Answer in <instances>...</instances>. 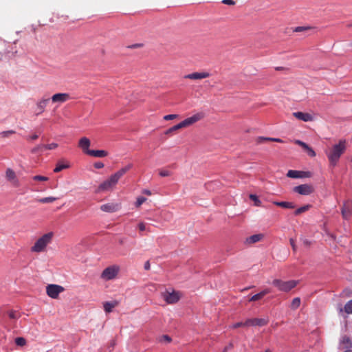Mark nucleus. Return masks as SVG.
Returning <instances> with one entry per match:
<instances>
[{
	"mask_svg": "<svg viewBox=\"0 0 352 352\" xmlns=\"http://www.w3.org/2000/svg\"><path fill=\"white\" fill-rule=\"evenodd\" d=\"M42 148H44L43 144L38 145L36 147H35L34 148H33L32 152L36 153V152L39 151L40 150H41Z\"/></svg>",
	"mask_w": 352,
	"mask_h": 352,
	"instance_id": "52",
	"label": "nucleus"
},
{
	"mask_svg": "<svg viewBox=\"0 0 352 352\" xmlns=\"http://www.w3.org/2000/svg\"><path fill=\"white\" fill-rule=\"evenodd\" d=\"M120 178L119 175L116 172L98 186L96 192L100 193L113 190Z\"/></svg>",
	"mask_w": 352,
	"mask_h": 352,
	"instance_id": "3",
	"label": "nucleus"
},
{
	"mask_svg": "<svg viewBox=\"0 0 352 352\" xmlns=\"http://www.w3.org/2000/svg\"><path fill=\"white\" fill-rule=\"evenodd\" d=\"M351 45L352 46V43H351Z\"/></svg>",
	"mask_w": 352,
	"mask_h": 352,
	"instance_id": "61",
	"label": "nucleus"
},
{
	"mask_svg": "<svg viewBox=\"0 0 352 352\" xmlns=\"http://www.w3.org/2000/svg\"><path fill=\"white\" fill-rule=\"evenodd\" d=\"M265 352H270V351H265Z\"/></svg>",
	"mask_w": 352,
	"mask_h": 352,
	"instance_id": "62",
	"label": "nucleus"
},
{
	"mask_svg": "<svg viewBox=\"0 0 352 352\" xmlns=\"http://www.w3.org/2000/svg\"><path fill=\"white\" fill-rule=\"evenodd\" d=\"M344 352H352V351L351 350H347V351H346Z\"/></svg>",
	"mask_w": 352,
	"mask_h": 352,
	"instance_id": "60",
	"label": "nucleus"
},
{
	"mask_svg": "<svg viewBox=\"0 0 352 352\" xmlns=\"http://www.w3.org/2000/svg\"><path fill=\"white\" fill-rule=\"evenodd\" d=\"M38 138V135L34 134V135H32L30 136L29 139L31 140H35Z\"/></svg>",
	"mask_w": 352,
	"mask_h": 352,
	"instance_id": "57",
	"label": "nucleus"
},
{
	"mask_svg": "<svg viewBox=\"0 0 352 352\" xmlns=\"http://www.w3.org/2000/svg\"><path fill=\"white\" fill-rule=\"evenodd\" d=\"M287 176L290 178H302L307 177V173L303 171L289 170L287 173Z\"/></svg>",
	"mask_w": 352,
	"mask_h": 352,
	"instance_id": "19",
	"label": "nucleus"
},
{
	"mask_svg": "<svg viewBox=\"0 0 352 352\" xmlns=\"http://www.w3.org/2000/svg\"><path fill=\"white\" fill-rule=\"evenodd\" d=\"M264 237L263 234H253L245 239V243L253 244L261 241Z\"/></svg>",
	"mask_w": 352,
	"mask_h": 352,
	"instance_id": "20",
	"label": "nucleus"
},
{
	"mask_svg": "<svg viewBox=\"0 0 352 352\" xmlns=\"http://www.w3.org/2000/svg\"><path fill=\"white\" fill-rule=\"evenodd\" d=\"M346 150L345 140H340L338 144H334L331 148L326 151V154L331 165L336 166L340 156Z\"/></svg>",
	"mask_w": 352,
	"mask_h": 352,
	"instance_id": "1",
	"label": "nucleus"
},
{
	"mask_svg": "<svg viewBox=\"0 0 352 352\" xmlns=\"http://www.w3.org/2000/svg\"><path fill=\"white\" fill-rule=\"evenodd\" d=\"M222 3L227 5H234V2L233 0H223Z\"/></svg>",
	"mask_w": 352,
	"mask_h": 352,
	"instance_id": "53",
	"label": "nucleus"
},
{
	"mask_svg": "<svg viewBox=\"0 0 352 352\" xmlns=\"http://www.w3.org/2000/svg\"><path fill=\"white\" fill-rule=\"evenodd\" d=\"M342 214L344 219L349 218L351 215V208L349 207V203H346L344 204V206L342 209Z\"/></svg>",
	"mask_w": 352,
	"mask_h": 352,
	"instance_id": "25",
	"label": "nucleus"
},
{
	"mask_svg": "<svg viewBox=\"0 0 352 352\" xmlns=\"http://www.w3.org/2000/svg\"><path fill=\"white\" fill-rule=\"evenodd\" d=\"M295 142H296V144L301 146L304 149L305 148H308V145L306 143H305V142H302L300 140H296Z\"/></svg>",
	"mask_w": 352,
	"mask_h": 352,
	"instance_id": "48",
	"label": "nucleus"
},
{
	"mask_svg": "<svg viewBox=\"0 0 352 352\" xmlns=\"http://www.w3.org/2000/svg\"><path fill=\"white\" fill-rule=\"evenodd\" d=\"M94 167L97 169H100L104 167V164L100 162H96L94 164Z\"/></svg>",
	"mask_w": 352,
	"mask_h": 352,
	"instance_id": "51",
	"label": "nucleus"
},
{
	"mask_svg": "<svg viewBox=\"0 0 352 352\" xmlns=\"http://www.w3.org/2000/svg\"><path fill=\"white\" fill-rule=\"evenodd\" d=\"M87 155L96 157H104L107 156L108 153L104 150H91L87 151Z\"/></svg>",
	"mask_w": 352,
	"mask_h": 352,
	"instance_id": "21",
	"label": "nucleus"
},
{
	"mask_svg": "<svg viewBox=\"0 0 352 352\" xmlns=\"http://www.w3.org/2000/svg\"><path fill=\"white\" fill-rule=\"evenodd\" d=\"M344 311L347 314H352V299L345 305Z\"/></svg>",
	"mask_w": 352,
	"mask_h": 352,
	"instance_id": "36",
	"label": "nucleus"
},
{
	"mask_svg": "<svg viewBox=\"0 0 352 352\" xmlns=\"http://www.w3.org/2000/svg\"><path fill=\"white\" fill-rule=\"evenodd\" d=\"M293 191L302 195H309L314 192V188L309 184H302L295 186Z\"/></svg>",
	"mask_w": 352,
	"mask_h": 352,
	"instance_id": "10",
	"label": "nucleus"
},
{
	"mask_svg": "<svg viewBox=\"0 0 352 352\" xmlns=\"http://www.w3.org/2000/svg\"><path fill=\"white\" fill-rule=\"evenodd\" d=\"M270 292H271V291H270V289H268V288H267V289H265L263 290V291H262V292H261V294H262V295H263V296H264L265 295H266V294H267L270 293Z\"/></svg>",
	"mask_w": 352,
	"mask_h": 352,
	"instance_id": "54",
	"label": "nucleus"
},
{
	"mask_svg": "<svg viewBox=\"0 0 352 352\" xmlns=\"http://www.w3.org/2000/svg\"><path fill=\"white\" fill-rule=\"evenodd\" d=\"M8 314L11 319H17L19 317V312L14 310L9 311L8 312Z\"/></svg>",
	"mask_w": 352,
	"mask_h": 352,
	"instance_id": "34",
	"label": "nucleus"
},
{
	"mask_svg": "<svg viewBox=\"0 0 352 352\" xmlns=\"http://www.w3.org/2000/svg\"><path fill=\"white\" fill-rule=\"evenodd\" d=\"M250 199L254 202L255 206H260L261 205V201L256 195L251 194L250 195Z\"/></svg>",
	"mask_w": 352,
	"mask_h": 352,
	"instance_id": "33",
	"label": "nucleus"
},
{
	"mask_svg": "<svg viewBox=\"0 0 352 352\" xmlns=\"http://www.w3.org/2000/svg\"><path fill=\"white\" fill-rule=\"evenodd\" d=\"M64 290V287L58 285L51 284L46 287L47 294L54 299L57 298Z\"/></svg>",
	"mask_w": 352,
	"mask_h": 352,
	"instance_id": "7",
	"label": "nucleus"
},
{
	"mask_svg": "<svg viewBox=\"0 0 352 352\" xmlns=\"http://www.w3.org/2000/svg\"><path fill=\"white\" fill-rule=\"evenodd\" d=\"M44 148L52 150L58 147V144L56 143H51L49 144H43Z\"/></svg>",
	"mask_w": 352,
	"mask_h": 352,
	"instance_id": "43",
	"label": "nucleus"
},
{
	"mask_svg": "<svg viewBox=\"0 0 352 352\" xmlns=\"http://www.w3.org/2000/svg\"><path fill=\"white\" fill-rule=\"evenodd\" d=\"M10 53L14 54L16 52H11L8 43L5 41H0V59L3 58L4 57H8Z\"/></svg>",
	"mask_w": 352,
	"mask_h": 352,
	"instance_id": "13",
	"label": "nucleus"
},
{
	"mask_svg": "<svg viewBox=\"0 0 352 352\" xmlns=\"http://www.w3.org/2000/svg\"><path fill=\"white\" fill-rule=\"evenodd\" d=\"M210 76V74L207 72H194L192 74H187L184 76L185 78L192 79V80H199L208 78Z\"/></svg>",
	"mask_w": 352,
	"mask_h": 352,
	"instance_id": "15",
	"label": "nucleus"
},
{
	"mask_svg": "<svg viewBox=\"0 0 352 352\" xmlns=\"http://www.w3.org/2000/svg\"><path fill=\"white\" fill-rule=\"evenodd\" d=\"M142 193L146 194L147 195H151V192L149 190H147V189L143 190H142Z\"/></svg>",
	"mask_w": 352,
	"mask_h": 352,
	"instance_id": "58",
	"label": "nucleus"
},
{
	"mask_svg": "<svg viewBox=\"0 0 352 352\" xmlns=\"http://www.w3.org/2000/svg\"><path fill=\"white\" fill-rule=\"evenodd\" d=\"M121 208V204L119 203H107L100 206V210L105 212H115Z\"/></svg>",
	"mask_w": 352,
	"mask_h": 352,
	"instance_id": "11",
	"label": "nucleus"
},
{
	"mask_svg": "<svg viewBox=\"0 0 352 352\" xmlns=\"http://www.w3.org/2000/svg\"><path fill=\"white\" fill-rule=\"evenodd\" d=\"M289 243H290V245H291V246H292V248L293 250H294V252H296V249H297V247H296V243H295V241H294L293 239H290V240H289Z\"/></svg>",
	"mask_w": 352,
	"mask_h": 352,
	"instance_id": "50",
	"label": "nucleus"
},
{
	"mask_svg": "<svg viewBox=\"0 0 352 352\" xmlns=\"http://www.w3.org/2000/svg\"><path fill=\"white\" fill-rule=\"evenodd\" d=\"M164 219H165L166 221H168L169 218H168V217H166V218H164Z\"/></svg>",
	"mask_w": 352,
	"mask_h": 352,
	"instance_id": "59",
	"label": "nucleus"
},
{
	"mask_svg": "<svg viewBox=\"0 0 352 352\" xmlns=\"http://www.w3.org/2000/svg\"><path fill=\"white\" fill-rule=\"evenodd\" d=\"M119 270L120 267L118 265H111L102 271L100 277L104 280H112L116 277Z\"/></svg>",
	"mask_w": 352,
	"mask_h": 352,
	"instance_id": "5",
	"label": "nucleus"
},
{
	"mask_svg": "<svg viewBox=\"0 0 352 352\" xmlns=\"http://www.w3.org/2000/svg\"><path fill=\"white\" fill-rule=\"evenodd\" d=\"M70 98V96L67 93H57L54 94L50 100L52 103L57 104L58 106L68 101Z\"/></svg>",
	"mask_w": 352,
	"mask_h": 352,
	"instance_id": "9",
	"label": "nucleus"
},
{
	"mask_svg": "<svg viewBox=\"0 0 352 352\" xmlns=\"http://www.w3.org/2000/svg\"><path fill=\"white\" fill-rule=\"evenodd\" d=\"M178 117H179V115H177V114H168V115L164 116L163 118L164 120H171L177 118Z\"/></svg>",
	"mask_w": 352,
	"mask_h": 352,
	"instance_id": "40",
	"label": "nucleus"
},
{
	"mask_svg": "<svg viewBox=\"0 0 352 352\" xmlns=\"http://www.w3.org/2000/svg\"><path fill=\"white\" fill-rule=\"evenodd\" d=\"M118 305L116 300L111 302H105L103 304L104 310L106 313H110L113 311V309Z\"/></svg>",
	"mask_w": 352,
	"mask_h": 352,
	"instance_id": "22",
	"label": "nucleus"
},
{
	"mask_svg": "<svg viewBox=\"0 0 352 352\" xmlns=\"http://www.w3.org/2000/svg\"><path fill=\"white\" fill-rule=\"evenodd\" d=\"M232 347V344H230L229 345L226 346L223 350V352H227Z\"/></svg>",
	"mask_w": 352,
	"mask_h": 352,
	"instance_id": "56",
	"label": "nucleus"
},
{
	"mask_svg": "<svg viewBox=\"0 0 352 352\" xmlns=\"http://www.w3.org/2000/svg\"><path fill=\"white\" fill-rule=\"evenodd\" d=\"M138 228L140 232H143L146 230V223L141 222L138 224Z\"/></svg>",
	"mask_w": 352,
	"mask_h": 352,
	"instance_id": "47",
	"label": "nucleus"
},
{
	"mask_svg": "<svg viewBox=\"0 0 352 352\" xmlns=\"http://www.w3.org/2000/svg\"><path fill=\"white\" fill-rule=\"evenodd\" d=\"M293 116L298 120L304 122H310L314 120V116L308 113H304L301 111L294 112Z\"/></svg>",
	"mask_w": 352,
	"mask_h": 352,
	"instance_id": "16",
	"label": "nucleus"
},
{
	"mask_svg": "<svg viewBox=\"0 0 352 352\" xmlns=\"http://www.w3.org/2000/svg\"><path fill=\"white\" fill-rule=\"evenodd\" d=\"M146 201V199L144 197H139L137 198L136 202L135 203V206L137 208H139L143 203Z\"/></svg>",
	"mask_w": 352,
	"mask_h": 352,
	"instance_id": "38",
	"label": "nucleus"
},
{
	"mask_svg": "<svg viewBox=\"0 0 352 352\" xmlns=\"http://www.w3.org/2000/svg\"><path fill=\"white\" fill-rule=\"evenodd\" d=\"M310 208H311V206L309 204L303 206L302 207H300L297 210H295L294 214L296 216L299 215V214L307 211Z\"/></svg>",
	"mask_w": 352,
	"mask_h": 352,
	"instance_id": "29",
	"label": "nucleus"
},
{
	"mask_svg": "<svg viewBox=\"0 0 352 352\" xmlns=\"http://www.w3.org/2000/svg\"><path fill=\"white\" fill-rule=\"evenodd\" d=\"M91 145V142L89 139H88L86 137H83L80 139L78 142V146L82 150V151L87 154V151H90L91 150L89 149V146Z\"/></svg>",
	"mask_w": 352,
	"mask_h": 352,
	"instance_id": "17",
	"label": "nucleus"
},
{
	"mask_svg": "<svg viewBox=\"0 0 352 352\" xmlns=\"http://www.w3.org/2000/svg\"><path fill=\"white\" fill-rule=\"evenodd\" d=\"M69 167V164H60L58 163L56 168H54V171L55 173H58L60 171H61L62 170L65 169V168H67Z\"/></svg>",
	"mask_w": 352,
	"mask_h": 352,
	"instance_id": "32",
	"label": "nucleus"
},
{
	"mask_svg": "<svg viewBox=\"0 0 352 352\" xmlns=\"http://www.w3.org/2000/svg\"><path fill=\"white\" fill-rule=\"evenodd\" d=\"M162 297L168 304H174L178 302L181 298L179 292L172 290L171 292L166 290L162 293Z\"/></svg>",
	"mask_w": 352,
	"mask_h": 352,
	"instance_id": "6",
	"label": "nucleus"
},
{
	"mask_svg": "<svg viewBox=\"0 0 352 352\" xmlns=\"http://www.w3.org/2000/svg\"><path fill=\"white\" fill-rule=\"evenodd\" d=\"M310 30H311V28L308 27V26H298V27H296L294 30V31L296 32H306V31H308Z\"/></svg>",
	"mask_w": 352,
	"mask_h": 352,
	"instance_id": "37",
	"label": "nucleus"
},
{
	"mask_svg": "<svg viewBox=\"0 0 352 352\" xmlns=\"http://www.w3.org/2000/svg\"><path fill=\"white\" fill-rule=\"evenodd\" d=\"M144 268L146 270H148L150 269V263H149V261H146L144 263Z\"/></svg>",
	"mask_w": 352,
	"mask_h": 352,
	"instance_id": "55",
	"label": "nucleus"
},
{
	"mask_svg": "<svg viewBox=\"0 0 352 352\" xmlns=\"http://www.w3.org/2000/svg\"><path fill=\"white\" fill-rule=\"evenodd\" d=\"M56 199H57V198L54 197H44V198L40 199L38 200V201L41 203H43V204H47V203H52L54 201H56Z\"/></svg>",
	"mask_w": 352,
	"mask_h": 352,
	"instance_id": "31",
	"label": "nucleus"
},
{
	"mask_svg": "<svg viewBox=\"0 0 352 352\" xmlns=\"http://www.w3.org/2000/svg\"><path fill=\"white\" fill-rule=\"evenodd\" d=\"M272 284L281 292H287L294 288L298 284L296 280L283 281L279 279H274Z\"/></svg>",
	"mask_w": 352,
	"mask_h": 352,
	"instance_id": "4",
	"label": "nucleus"
},
{
	"mask_svg": "<svg viewBox=\"0 0 352 352\" xmlns=\"http://www.w3.org/2000/svg\"><path fill=\"white\" fill-rule=\"evenodd\" d=\"M15 343L17 346H23L26 344V341L23 338L18 337L15 339Z\"/></svg>",
	"mask_w": 352,
	"mask_h": 352,
	"instance_id": "35",
	"label": "nucleus"
},
{
	"mask_svg": "<svg viewBox=\"0 0 352 352\" xmlns=\"http://www.w3.org/2000/svg\"><path fill=\"white\" fill-rule=\"evenodd\" d=\"M262 294H261V292H259V293L252 296L250 298V301H256V300H258L261 299L263 297Z\"/></svg>",
	"mask_w": 352,
	"mask_h": 352,
	"instance_id": "41",
	"label": "nucleus"
},
{
	"mask_svg": "<svg viewBox=\"0 0 352 352\" xmlns=\"http://www.w3.org/2000/svg\"><path fill=\"white\" fill-rule=\"evenodd\" d=\"M133 167V164H129L128 165H126V166L124 167H122V168H120V170H118V171H116V173L119 175V176L120 177H122L128 170H129L131 168Z\"/></svg>",
	"mask_w": 352,
	"mask_h": 352,
	"instance_id": "27",
	"label": "nucleus"
},
{
	"mask_svg": "<svg viewBox=\"0 0 352 352\" xmlns=\"http://www.w3.org/2000/svg\"><path fill=\"white\" fill-rule=\"evenodd\" d=\"M54 233L50 232L39 237L31 247L30 251L34 253H41L45 251L47 246L52 243Z\"/></svg>",
	"mask_w": 352,
	"mask_h": 352,
	"instance_id": "2",
	"label": "nucleus"
},
{
	"mask_svg": "<svg viewBox=\"0 0 352 352\" xmlns=\"http://www.w3.org/2000/svg\"><path fill=\"white\" fill-rule=\"evenodd\" d=\"M300 298L298 297L294 298L291 303V308L292 309H296L300 305Z\"/></svg>",
	"mask_w": 352,
	"mask_h": 352,
	"instance_id": "30",
	"label": "nucleus"
},
{
	"mask_svg": "<svg viewBox=\"0 0 352 352\" xmlns=\"http://www.w3.org/2000/svg\"><path fill=\"white\" fill-rule=\"evenodd\" d=\"M183 126H182V124L181 122H179V124L170 127V129H168V130H166L165 131V134L166 135H170L171 133H173L174 131H177L180 129H182Z\"/></svg>",
	"mask_w": 352,
	"mask_h": 352,
	"instance_id": "28",
	"label": "nucleus"
},
{
	"mask_svg": "<svg viewBox=\"0 0 352 352\" xmlns=\"http://www.w3.org/2000/svg\"><path fill=\"white\" fill-rule=\"evenodd\" d=\"M269 322L268 318H250L246 320L244 324L247 327L250 326H258L263 327L266 325Z\"/></svg>",
	"mask_w": 352,
	"mask_h": 352,
	"instance_id": "12",
	"label": "nucleus"
},
{
	"mask_svg": "<svg viewBox=\"0 0 352 352\" xmlns=\"http://www.w3.org/2000/svg\"><path fill=\"white\" fill-rule=\"evenodd\" d=\"M6 177L14 186H19V179H17L15 173L11 168H8L6 170Z\"/></svg>",
	"mask_w": 352,
	"mask_h": 352,
	"instance_id": "14",
	"label": "nucleus"
},
{
	"mask_svg": "<svg viewBox=\"0 0 352 352\" xmlns=\"http://www.w3.org/2000/svg\"><path fill=\"white\" fill-rule=\"evenodd\" d=\"M164 341L166 342H170L171 338L168 336L164 335L161 338V342H164Z\"/></svg>",
	"mask_w": 352,
	"mask_h": 352,
	"instance_id": "49",
	"label": "nucleus"
},
{
	"mask_svg": "<svg viewBox=\"0 0 352 352\" xmlns=\"http://www.w3.org/2000/svg\"><path fill=\"white\" fill-rule=\"evenodd\" d=\"M204 117V114L202 112H199L193 116L186 118L182 122H181L183 128L190 126L197 122L201 120Z\"/></svg>",
	"mask_w": 352,
	"mask_h": 352,
	"instance_id": "8",
	"label": "nucleus"
},
{
	"mask_svg": "<svg viewBox=\"0 0 352 352\" xmlns=\"http://www.w3.org/2000/svg\"><path fill=\"white\" fill-rule=\"evenodd\" d=\"M305 150H306L307 151V153L310 157L316 156L315 151L311 148H310L309 146H308V148H305Z\"/></svg>",
	"mask_w": 352,
	"mask_h": 352,
	"instance_id": "46",
	"label": "nucleus"
},
{
	"mask_svg": "<svg viewBox=\"0 0 352 352\" xmlns=\"http://www.w3.org/2000/svg\"><path fill=\"white\" fill-rule=\"evenodd\" d=\"M247 327V326L244 324V322H239L234 323L232 325L230 326V329H236V328H239V327Z\"/></svg>",
	"mask_w": 352,
	"mask_h": 352,
	"instance_id": "45",
	"label": "nucleus"
},
{
	"mask_svg": "<svg viewBox=\"0 0 352 352\" xmlns=\"http://www.w3.org/2000/svg\"><path fill=\"white\" fill-rule=\"evenodd\" d=\"M50 98H41L36 102V109L38 111L37 114L42 113L50 101Z\"/></svg>",
	"mask_w": 352,
	"mask_h": 352,
	"instance_id": "18",
	"label": "nucleus"
},
{
	"mask_svg": "<svg viewBox=\"0 0 352 352\" xmlns=\"http://www.w3.org/2000/svg\"><path fill=\"white\" fill-rule=\"evenodd\" d=\"M159 174L161 177H168L170 175V172L168 170L162 169L159 171Z\"/></svg>",
	"mask_w": 352,
	"mask_h": 352,
	"instance_id": "44",
	"label": "nucleus"
},
{
	"mask_svg": "<svg viewBox=\"0 0 352 352\" xmlns=\"http://www.w3.org/2000/svg\"><path fill=\"white\" fill-rule=\"evenodd\" d=\"M33 179L41 182H46L49 179V178L45 176L36 175L33 177Z\"/></svg>",
	"mask_w": 352,
	"mask_h": 352,
	"instance_id": "42",
	"label": "nucleus"
},
{
	"mask_svg": "<svg viewBox=\"0 0 352 352\" xmlns=\"http://www.w3.org/2000/svg\"><path fill=\"white\" fill-rule=\"evenodd\" d=\"M273 204L276 206L283 207L285 208H294L295 204L293 202L289 201H274Z\"/></svg>",
	"mask_w": 352,
	"mask_h": 352,
	"instance_id": "24",
	"label": "nucleus"
},
{
	"mask_svg": "<svg viewBox=\"0 0 352 352\" xmlns=\"http://www.w3.org/2000/svg\"><path fill=\"white\" fill-rule=\"evenodd\" d=\"M351 346V342L349 337L343 336L340 341V347L341 349H348Z\"/></svg>",
	"mask_w": 352,
	"mask_h": 352,
	"instance_id": "23",
	"label": "nucleus"
},
{
	"mask_svg": "<svg viewBox=\"0 0 352 352\" xmlns=\"http://www.w3.org/2000/svg\"><path fill=\"white\" fill-rule=\"evenodd\" d=\"M13 133H14V131L12 130L2 131L0 133V137L3 138H8Z\"/></svg>",
	"mask_w": 352,
	"mask_h": 352,
	"instance_id": "39",
	"label": "nucleus"
},
{
	"mask_svg": "<svg viewBox=\"0 0 352 352\" xmlns=\"http://www.w3.org/2000/svg\"><path fill=\"white\" fill-rule=\"evenodd\" d=\"M264 141H273V142H283V141L279 138L259 137L257 139V142L258 143H262Z\"/></svg>",
	"mask_w": 352,
	"mask_h": 352,
	"instance_id": "26",
	"label": "nucleus"
}]
</instances>
